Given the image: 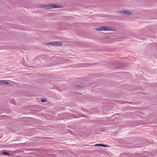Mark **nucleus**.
Masks as SVG:
<instances>
[{
	"mask_svg": "<svg viewBox=\"0 0 157 157\" xmlns=\"http://www.w3.org/2000/svg\"><path fill=\"white\" fill-rule=\"evenodd\" d=\"M3 154L5 155H10L9 153L6 152H3Z\"/></svg>",
	"mask_w": 157,
	"mask_h": 157,
	"instance_id": "obj_7",
	"label": "nucleus"
},
{
	"mask_svg": "<svg viewBox=\"0 0 157 157\" xmlns=\"http://www.w3.org/2000/svg\"><path fill=\"white\" fill-rule=\"evenodd\" d=\"M40 7L45 10L57 8L61 7L56 4H44L40 6Z\"/></svg>",
	"mask_w": 157,
	"mask_h": 157,
	"instance_id": "obj_1",
	"label": "nucleus"
},
{
	"mask_svg": "<svg viewBox=\"0 0 157 157\" xmlns=\"http://www.w3.org/2000/svg\"><path fill=\"white\" fill-rule=\"evenodd\" d=\"M94 146H101L102 147H107L108 146L106 145L105 144H96L94 145Z\"/></svg>",
	"mask_w": 157,
	"mask_h": 157,
	"instance_id": "obj_6",
	"label": "nucleus"
},
{
	"mask_svg": "<svg viewBox=\"0 0 157 157\" xmlns=\"http://www.w3.org/2000/svg\"><path fill=\"white\" fill-rule=\"evenodd\" d=\"M95 29L98 31L112 30L111 28L108 27H105V26H102L100 27L97 28H96Z\"/></svg>",
	"mask_w": 157,
	"mask_h": 157,
	"instance_id": "obj_2",
	"label": "nucleus"
},
{
	"mask_svg": "<svg viewBox=\"0 0 157 157\" xmlns=\"http://www.w3.org/2000/svg\"><path fill=\"white\" fill-rule=\"evenodd\" d=\"M49 44L53 46L55 45L57 46H59L61 45L62 44L59 41H54L49 43Z\"/></svg>",
	"mask_w": 157,
	"mask_h": 157,
	"instance_id": "obj_4",
	"label": "nucleus"
},
{
	"mask_svg": "<svg viewBox=\"0 0 157 157\" xmlns=\"http://www.w3.org/2000/svg\"><path fill=\"white\" fill-rule=\"evenodd\" d=\"M120 13L124 16H131L132 15V13L130 11L122 10L120 11Z\"/></svg>",
	"mask_w": 157,
	"mask_h": 157,
	"instance_id": "obj_3",
	"label": "nucleus"
},
{
	"mask_svg": "<svg viewBox=\"0 0 157 157\" xmlns=\"http://www.w3.org/2000/svg\"><path fill=\"white\" fill-rule=\"evenodd\" d=\"M106 40H107V39H109V37H107L106 38Z\"/></svg>",
	"mask_w": 157,
	"mask_h": 157,
	"instance_id": "obj_9",
	"label": "nucleus"
},
{
	"mask_svg": "<svg viewBox=\"0 0 157 157\" xmlns=\"http://www.w3.org/2000/svg\"><path fill=\"white\" fill-rule=\"evenodd\" d=\"M41 101L42 102H45L46 101V99L43 98L41 100Z\"/></svg>",
	"mask_w": 157,
	"mask_h": 157,
	"instance_id": "obj_8",
	"label": "nucleus"
},
{
	"mask_svg": "<svg viewBox=\"0 0 157 157\" xmlns=\"http://www.w3.org/2000/svg\"><path fill=\"white\" fill-rule=\"evenodd\" d=\"M9 83L6 82L4 80H0V85H5L8 84Z\"/></svg>",
	"mask_w": 157,
	"mask_h": 157,
	"instance_id": "obj_5",
	"label": "nucleus"
}]
</instances>
